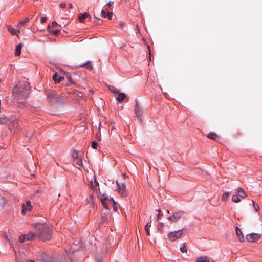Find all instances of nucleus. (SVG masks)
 I'll list each match as a JSON object with an SVG mask.
<instances>
[{"instance_id": "1", "label": "nucleus", "mask_w": 262, "mask_h": 262, "mask_svg": "<svg viewBox=\"0 0 262 262\" xmlns=\"http://www.w3.org/2000/svg\"><path fill=\"white\" fill-rule=\"evenodd\" d=\"M34 230L38 232V238L42 241L50 240L52 238V229L46 223H37L33 224Z\"/></svg>"}, {"instance_id": "2", "label": "nucleus", "mask_w": 262, "mask_h": 262, "mask_svg": "<svg viewBox=\"0 0 262 262\" xmlns=\"http://www.w3.org/2000/svg\"><path fill=\"white\" fill-rule=\"evenodd\" d=\"M30 86L29 83L25 82L23 84L20 86L16 85L13 89V92L18 94V97L25 99L29 94Z\"/></svg>"}, {"instance_id": "3", "label": "nucleus", "mask_w": 262, "mask_h": 262, "mask_svg": "<svg viewBox=\"0 0 262 262\" xmlns=\"http://www.w3.org/2000/svg\"><path fill=\"white\" fill-rule=\"evenodd\" d=\"M186 233V230L185 228H182L169 232L167 235V238L171 242H174L181 238L182 236L184 235Z\"/></svg>"}, {"instance_id": "4", "label": "nucleus", "mask_w": 262, "mask_h": 262, "mask_svg": "<svg viewBox=\"0 0 262 262\" xmlns=\"http://www.w3.org/2000/svg\"><path fill=\"white\" fill-rule=\"evenodd\" d=\"M61 26L58 25L56 21H53L52 25H49L48 30L50 33H52L54 35H57L61 30Z\"/></svg>"}, {"instance_id": "5", "label": "nucleus", "mask_w": 262, "mask_h": 262, "mask_svg": "<svg viewBox=\"0 0 262 262\" xmlns=\"http://www.w3.org/2000/svg\"><path fill=\"white\" fill-rule=\"evenodd\" d=\"M116 184L118 186V192L122 196L125 197L127 195V192L126 189L125 184L124 183H120L118 181H116Z\"/></svg>"}, {"instance_id": "6", "label": "nucleus", "mask_w": 262, "mask_h": 262, "mask_svg": "<svg viewBox=\"0 0 262 262\" xmlns=\"http://www.w3.org/2000/svg\"><path fill=\"white\" fill-rule=\"evenodd\" d=\"M185 214L184 211L180 210L174 212L172 215L169 216L167 219L171 221L172 222H177L180 219H181Z\"/></svg>"}, {"instance_id": "7", "label": "nucleus", "mask_w": 262, "mask_h": 262, "mask_svg": "<svg viewBox=\"0 0 262 262\" xmlns=\"http://www.w3.org/2000/svg\"><path fill=\"white\" fill-rule=\"evenodd\" d=\"M261 236V235L260 234L252 233L246 235V239L250 242H255L258 241Z\"/></svg>"}, {"instance_id": "8", "label": "nucleus", "mask_w": 262, "mask_h": 262, "mask_svg": "<svg viewBox=\"0 0 262 262\" xmlns=\"http://www.w3.org/2000/svg\"><path fill=\"white\" fill-rule=\"evenodd\" d=\"M26 239L28 240H31L36 237L38 238V232L35 230V231H30L28 234H25Z\"/></svg>"}, {"instance_id": "9", "label": "nucleus", "mask_w": 262, "mask_h": 262, "mask_svg": "<svg viewBox=\"0 0 262 262\" xmlns=\"http://www.w3.org/2000/svg\"><path fill=\"white\" fill-rule=\"evenodd\" d=\"M32 209V206L31 205V202L30 201H27L26 202V204L23 205V209H22V213L25 214V211H30Z\"/></svg>"}, {"instance_id": "10", "label": "nucleus", "mask_w": 262, "mask_h": 262, "mask_svg": "<svg viewBox=\"0 0 262 262\" xmlns=\"http://www.w3.org/2000/svg\"><path fill=\"white\" fill-rule=\"evenodd\" d=\"M135 112L137 117L139 119H141V117L142 115V110L139 106L138 103L137 102L135 106Z\"/></svg>"}, {"instance_id": "11", "label": "nucleus", "mask_w": 262, "mask_h": 262, "mask_svg": "<svg viewBox=\"0 0 262 262\" xmlns=\"http://www.w3.org/2000/svg\"><path fill=\"white\" fill-rule=\"evenodd\" d=\"M8 30L12 35H18L20 33L19 30L16 29L11 26L8 27Z\"/></svg>"}, {"instance_id": "12", "label": "nucleus", "mask_w": 262, "mask_h": 262, "mask_svg": "<svg viewBox=\"0 0 262 262\" xmlns=\"http://www.w3.org/2000/svg\"><path fill=\"white\" fill-rule=\"evenodd\" d=\"M236 233L238 236L239 240L241 242H243L244 241V236L241 230L237 226L236 227Z\"/></svg>"}, {"instance_id": "13", "label": "nucleus", "mask_w": 262, "mask_h": 262, "mask_svg": "<svg viewBox=\"0 0 262 262\" xmlns=\"http://www.w3.org/2000/svg\"><path fill=\"white\" fill-rule=\"evenodd\" d=\"M87 18H91V16L89 13L84 12L81 15L79 16V20L80 22L83 23Z\"/></svg>"}, {"instance_id": "14", "label": "nucleus", "mask_w": 262, "mask_h": 262, "mask_svg": "<svg viewBox=\"0 0 262 262\" xmlns=\"http://www.w3.org/2000/svg\"><path fill=\"white\" fill-rule=\"evenodd\" d=\"M84 66H86V69H88L89 70H92L93 68V66L91 64V62L89 61H87L86 62H85L84 63H82L81 64H79L78 66V67H83Z\"/></svg>"}, {"instance_id": "15", "label": "nucleus", "mask_w": 262, "mask_h": 262, "mask_svg": "<svg viewBox=\"0 0 262 262\" xmlns=\"http://www.w3.org/2000/svg\"><path fill=\"white\" fill-rule=\"evenodd\" d=\"M236 193L239 195V196L243 198H246L247 196L245 191L241 187L238 188Z\"/></svg>"}, {"instance_id": "16", "label": "nucleus", "mask_w": 262, "mask_h": 262, "mask_svg": "<svg viewBox=\"0 0 262 262\" xmlns=\"http://www.w3.org/2000/svg\"><path fill=\"white\" fill-rule=\"evenodd\" d=\"M22 45L21 43L18 44L15 49V55L16 56H19L21 54Z\"/></svg>"}, {"instance_id": "17", "label": "nucleus", "mask_w": 262, "mask_h": 262, "mask_svg": "<svg viewBox=\"0 0 262 262\" xmlns=\"http://www.w3.org/2000/svg\"><path fill=\"white\" fill-rule=\"evenodd\" d=\"M126 97V96L123 93H119L117 97V100L119 102H122L123 100Z\"/></svg>"}, {"instance_id": "18", "label": "nucleus", "mask_w": 262, "mask_h": 262, "mask_svg": "<svg viewBox=\"0 0 262 262\" xmlns=\"http://www.w3.org/2000/svg\"><path fill=\"white\" fill-rule=\"evenodd\" d=\"M98 195L99 198L100 199L101 202H104V201H107L108 198L106 194H102L100 192L98 193Z\"/></svg>"}, {"instance_id": "19", "label": "nucleus", "mask_w": 262, "mask_h": 262, "mask_svg": "<svg viewBox=\"0 0 262 262\" xmlns=\"http://www.w3.org/2000/svg\"><path fill=\"white\" fill-rule=\"evenodd\" d=\"M196 262H210L207 256H202L197 258Z\"/></svg>"}, {"instance_id": "20", "label": "nucleus", "mask_w": 262, "mask_h": 262, "mask_svg": "<svg viewBox=\"0 0 262 262\" xmlns=\"http://www.w3.org/2000/svg\"><path fill=\"white\" fill-rule=\"evenodd\" d=\"M31 18H32V17H31V18H30V17H26V18H25V19L20 21L18 23V24L17 25V27L18 28H20L21 26L24 25L25 23H26L27 22H29Z\"/></svg>"}, {"instance_id": "21", "label": "nucleus", "mask_w": 262, "mask_h": 262, "mask_svg": "<svg viewBox=\"0 0 262 262\" xmlns=\"http://www.w3.org/2000/svg\"><path fill=\"white\" fill-rule=\"evenodd\" d=\"M38 258L41 260H46L47 255L45 253H41L38 254Z\"/></svg>"}, {"instance_id": "22", "label": "nucleus", "mask_w": 262, "mask_h": 262, "mask_svg": "<svg viewBox=\"0 0 262 262\" xmlns=\"http://www.w3.org/2000/svg\"><path fill=\"white\" fill-rule=\"evenodd\" d=\"M232 200L235 203H238L240 202L241 199H239V195L236 193L232 196Z\"/></svg>"}, {"instance_id": "23", "label": "nucleus", "mask_w": 262, "mask_h": 262, "mask_svg": "<svg viewBox=\"0 0 262 262\" xmlns=\"http://www.w3.org/2000/svg\"><path fill=\"white\" fill-rule=\"evenodd\" d=\"M180 251L182 253H186L187 250L186 248V243H183L182 244V246H181L180 248Z\"/></svg>"}, {"instance_id": "24", "label": "nucleus", "mask_w": 262, "mask_h": 262, "mask_svg": "<svg viewBox=\"0 0 262 262\" xmlns=\"http://www.w3.org/2000/svg\"><path fill=\"white\" fill-rule=\"evenodd\" d=\"M109 90L114 93L117 94L119 93V90L114 86H110Z\"/></svg>"}, {"instance_id": "25", "label": "nucleus", "mask_w": 262, "mask_h": 262, "mask_svg": "<svg viewBox=\"0 0 262 262\" xmlns=\"http://www.w3.org/2000/svg\"><path fill=\"white\" fill-rule=\"evenodd\" d=\"M207 137L210 138V139H211L214 140L217 137V135L215 133L210 132L208 135Z\"/></svg>"}, {"instance_id": "26", "label": "nucleus", "mask_w": 262, "mask_h": 262, "mask_svg": "<svg viewBox=\"0 0 262 262\" xmlns=\"http://www.w3.org/2000/svg\"><path fill=\"white\" fill-rule=\"evenodd\" d=\"M72 157L75 160L78 159V158H79L78 156V151H77L76 150H74L72 154Z\"/></svg>"}, {"instance_id": "27", "label": "nucleus", "mask_w": 262, "mask_h": 262, "mask_svg": "<svg viewBox=\"0 0 262 262\" xmlns=\"http://www.w3.org/2000/svg\"><path fill=\"white\" fill-rule=\"evenodd\" d=\"M229 194H230V192H225L224 193H223V194L222 196V200L223 201H226V200L227 199V198L229 196Z\"/></svg>"}, {"instance_id": "28", "label": "nucleus", "mask_w": 262, "mask_h": 262, "mask_svg": "<svg viewBox=\"0 0 262 262\" xmlns=\"http://www.w3.org/2000/svg\"><path fill=\"white\" fill-rule=\"evenodd\" d=\"M76 160L77 161L75 162L76 164L80 167H83V164L81 158H79L78 159Z\"/></svg>"}, {"instance_id": "29", "label": "nucleus", "mask_w": 262, "mask_h": 262, "mask_svg": "<svg viewBox=\"0 0 262 262\" xmlns=\"http://www.w3.org/2000/svg\"><path fill=\"white\" fill-rule=\"evenodd\" d=\"M252 203H253V207H254L255 211L256 212H258L260 209V207H259V205L254 201H252Z\"/></svg>"}, {"instance_id": "30", "label": "nucleus", "mask_w": 262, "mask_h": 262, "mask_svg": "<svg viewBox=\"0 0 262 262\" xmlns=\"http://www.w3.org/2000/svg\"><path fill=\"white\" fill-rule=\"evenodd\" d=\"M7 119L5 117H0V124H3L7 122Z\"/></svg>"}, {"instance_id": "31", "label": "nucleus", "mask_w": 262, "mask_h": 262, "mask_svg": "<svg viewBox=\"0 0 262 262\" xmlns=\"http://www.w3.org/2000/svg\"><path fill=\"white\" fill-rule=\"evenodd\" d=\"M144 228H145V230L146 231V234L148 236H150V232H149V227H148V224H147L146 225H145V227H144Z\"/></svg>"}, {"instance_id": "32", "label": "nucleus", "mask_w": 262, "mask_h": 262, "mask_svg": "<svg viewBox=\"0 0 262 262\" xmlns=\"http://www.w3.org/2000/svg\"><path fill=\"white\" fill-rule=\"evenodd\" d=\"M19 242L20 243H24L26 239L25 234L21 235L19 236Z\"/></svg>"}, {"instance_id": "33", "label": "nucleus", "mask_w": 262, "mask_h": 262, "mask_svg": "<svg viewBox=\"0 0 262 262\" xmlns=\"http://www.w3.org/2000/svg\"><path fill=\"white\" fill-rule=\"evenodd\" d=\"M163 226H164V224L163 223H159L158 224V230L162 231Z\"/></svg>"}, {"instance_id": "34", "label": "nucleus", "mask_w": 262, "mask_h": 262, "mask_svg": "<svg viewBox=\"0 0 262 262\" xmlns=\"http://www.w3.org/2000/svg\"><path fill=\"white\" fill-rule=\"evenodd\" d=\"M97 145L98 144L96 141H92L91 146L93 148L96 149L97 147Z\"/></svg>"}, {"instance_id": "35", "label": "nucleus", "mask_w": 262, "mask_h": 262, "mask_svg": "<svg viewBox=\"0 0 262 262\" xmlns=\"http://www.w3.org/2000/svg\"><path fill=\"white\" fill-rule=\"evenodd\" d=\"M55 95L53 94V93H48L47 94V98L48 99H51V98H55Z\"/></svg>"}, {"instance_id": "36", "label": "nucleus", "mask_w": 262, "mask_h": 262, "mask_svg": "<svg viewBox=\"0 0 262 262\" xmlns=\"http://www.w3.org/2000/svg\"><path fill=\"white\" fill-rule=\"evenodd\" d=\"M52 79L55 81V82L56 83V81L57 80V79H58L57 73H55L54 74V75H53V77H52Z\"/></svg>"}, {"instance_id": "37", "label": "nucleus", "mask_w": 262, "mask_h": 262, "mask_svg": "<svg viewBox=\"0 0 262 262\" xmlns=\"http://www.w3.org/2000/svg\"><path fill=\"white\" fill-rule=\"evenodd\" d=\"M101 16L103 18H107L106 13L104 10H102L101 11Z\"/></svg>"}, {"instance_id": "38", "label": "nucleus", "mask_w": 262, "mask_h": 262, "mask_svg": "<svg viewBox=\"0 0 262 262\" xmlns=\"http://www.w3.org/2000/svg\"><path fill=\"white\" fill-rule=\"evenodd\" d=\"M63 79H64L63 76H59L57 80L56 81V83H59L60 82L62 81Z\"/></svg>"}, {"instance_id": "39", "label": "nucleus", "mask_w": 262, "mask_h": 262, "mask_svg": "<svg viewBox=\"0 0 262 262\" xmlns=\"http://www.w3.org/2000/svg\"><path fill=\"white\" fill-rule=\"evenodd\" d=\"M112 16H113V14H112V12H108V13L106 14V16H107V17L109 19H111Z\"/></svg>"}, {"instance_id": "40", "label": "nucleus", "mask_w": 262, "mask_h": 262, "mask_svg": "<svg viewBox=\"0 0 262 262\" xmlns=\"http://www.w3.org/2000/svg\"><path fill=\"white\" fill-rule=\"evenodd\" d=\"M106 202L107 201H104V202H101V203L103 204L104 207H105V208H108V206Z\"/></svg>"}, {"instance_id": "41", "label": "nucleus", "mask_w": 262, "mask_h": 262, "mask_svg": "<svg viewBox=\"0 0 262 262\" xmlns=\"http://www.w3.org/2000/svg\"><path fill=\"white\" fill-rule=\"evenodd\" d=\"M47 18L46 17H42L41 18L40 21L41 23H43L47 21Z\"/></svg>"}, {"instance_id": "42", "label": "nucleus", "mask_w": 262, "mask_h": 262, "mask_svg": "<svg viewBox=\"0 0 262 262\" xmlns=\"http://www.w3.org/2000/svg\"><path fill=\"white\" fill-rule=\"evenodd\" d=\"M107 201H109L110 202H112L113 203V204H116V202L115 201L114 199H113V198H110V199L108 198V200Z\"/></svg>"}, {"instance_id": "43", "label": "nucleus", "mask_w": 262, "mask_h": 262, "mask_svg": "<svg viewBox=\"0 0 262 262\" xmlns=\"http://www.w3.org/2000/svg\"><path fill=\"white\" fill-rule=\"evenodd\" d=\"M66 6V4L64 3H61L60 4V7H61L62 8H65Z\"/></svg>"}, {"instance_id": "44", "label": "nucleus", "mask_w": 262, "mask_h": 262, "mask_svg": "<svg viewBox=\"0 0 262 262\" xmlns=\"http://www.w3.org/2000/svg\"><path fill=\"white\" fill-rule=\"evenodd\" d=\"M159 213L157 215V217H158V219H160L163 216V214H161L160 213V212H161V211L160 210H159Z\"/></svg>"}, {"instance_id": "45", "label": "nucleus", "mask_w": 262, "mask_h": 262, "mask_svg": "<svg viewBox=\"0 0 262 262\" xmlns=\"http://www.w3.org/2000/svg\"><path fill=\"white\" fill-rule=\"evenodd\" d=\"M114 4V2L113 1H110L106 5L110 6V7H111L112 6V5Z\"/></svg>"}, {"instance_id": "46", "label": "nucleus", "mask_w": 262, "mask_h": 262, "mask_svg": "<svg viewBox=\"0 0 262 262\" xmlns=\"http://www.w3.org/2000/svg\"><path fill=\"white\" fill-rule=\"evenodd\" d=\"M113 209L115 211H117L118 210V207L117 206H116V204H113Z\"/></svg>"}, {"instance_id": "47", "label": "nucleus", "mask_w": 262, "mask_h": 262, "mask_svg": "<svg viewBox=\"0 0 262 262\" xmlns=\"http://www.w3.org/2000/svg\"><path fill=\"white\" fill-rule=\"evenodd\" d=\"M91 185H92L91 187H92V189L93 190H96V186H93V184H92V182H91L90 183Z\"/></svg>"}, {"instance_id": "48", "label": "nucleus", "mask_w": 262, "mask_h": 262, "mask_svg": "<svg viewBox=\"0 0 262 262\" xmlns=\"http://www.w3.org/2000/svg\"><path fill=\"white\" fill-rule=\"evenodd\" d=\"M94 181H95V183L96 186H99V183L96 180V177L94 178Z\"/></svg>"}, {"instance_id": "49", "label": "nucleus", "mask_w": 262, "mask_h": 262, "mask_svg": "<svg viewBox=\"0 0 262 262\" xmlns=\"http://www.w3.org/2000/svg\"><path fill=\"white\" fill-rule=\"evenodd\" d=\"M120 25L121 27H123L124 26L126 25V24L124 22H122V23H120Z\"/></svg>"}, {"instance_id": "50", "label": "nucleus", "mask_w": 262, "mask_h": 262, "mask_svg": "<svg viewBox=\"0 0 262 262\" xmlns=\"http://www.w3.org/2000/svg\"><path fill=\"white\" fill-rule=\"evenodd\" d=\"M68 6H69V8H72V7H73V6H72V5L71 4H68Z\"/></svg>"}, {"instance_id": "51", "label": "nucleus", "mask_w": 262, "mask_h": 262, "mask_svg": "<svg viewBox=\"0 0 262 262\" xmlns=\"http://www.w3.org/2000/svg\"><path fill=\"white\" fill-rule=\"evenodd\" d=\"M69 81L70 83H72V78L71 77L69 78Z\"/></svg>"}, {"instance_id": "52", "label": "nucleus", "mask_w": 262, "mask_h": 262, "mask_svg": "<svg viewBox=\"0 0 262 262\" xmlns=\"http://www.w3.org/2000/svg\"><path fill=\"white\" fill-rule=\"evenodd\" d=\"M28 262H36V261L34 260H29Z\"/></svg>"}]
</instances>
